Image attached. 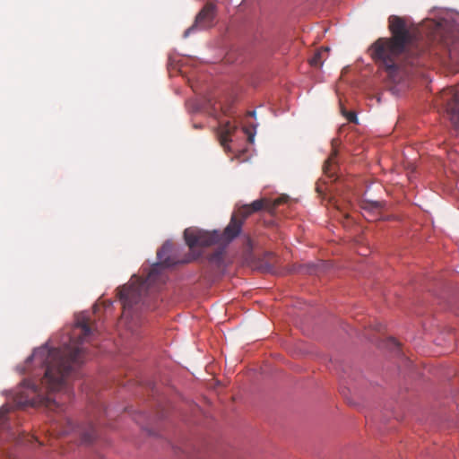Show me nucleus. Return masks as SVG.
<instances>
[{
  "label": "nucleus",
  "instance_id": "1",
  "mask_svg": "<svg viewBox=\"0 0 459 459\" xmlns=\"http://www.w3.org/2000/svg\"><path fill=\"white\" fill-rule=\"evenodd\" d=\"M75 326L81 329L78 340H71L62 349L41 346L35 349L22 368L30 377L24 379L16 402L20 406L43 404L49 409L60 406L61 396L70 399L69 377L85 359L83 343L95 333L91 320L84 316L76 319Z\"/></svg>",
  "mask_w": 459,
  "mask_h": 459
},
{
  "label": "nucleus",
  "instance_id": "2",
  "mask_svg": "<svg viewBox=\"0 0 459 459\" xmlns=\"http://www.w3.org/2000/svg\"><path fill=\"white\" fill-rule=\"evenodd\" d=\"M391 38H380L370 48L375 62L393 75L401 66V58L417 38V30L404 19L391 15L388 18Z\"/></svg>",
  "mask_w": 459,
  "mask_h": 459
},
{
  "label": "nucleus",
  "instance_id": "3",
  "mask_svg": "<svg viewBox=\"0 0 459 459\" xmlns=\"http://www.w3.org/2000/svg\"><path fill=\"white\" fill-rule=\"evenodd\" d=\"M158 262L154 264L147 277L145 279L132 277L129 284L123 286L119 291V299L122 302L124 314L133 308L143 300L147 288L156 283L157 281H163L161 275V269L164 267H170L178 264H187L196 258L188 255L186 258L180 260L178 257V250L170 241L165 242L160 249L157 252Z\"/></svg>",
  "mask_w": 459,
  "mask_h": 459
},
{
  "label": "nucleus",
  "instance_id": "4",
  "mask_svg": "<svg viewBox=\"0 0 459 459\" xmlns=\"http://www.w3.org/2000/svg\"><path fill=\"white\" fill-rule=\"evenodd\" d=\"M286 200L287 195H282L273 202L267 198H261L254 201L250 204L242 205L237 212L232 213L230 223L223 230V237L227 240L232 241L240 234L243 223L248 216L264 209L273 212L278 205L284 203Z\"/></svg>",
  "mask_w": 459,
  "mask_h": 459
},
{
  "label": "nucleus",
  "instance_id": "5",
  "mask_svg": "<svg viewBox=\"0 0 459 459\" xmlns=\"http://www.w3.org/2000/svg\"><path fill=\"white\" fill-rule=\"evenodd\" d=\"M52 430L56 436L74 435L82 444H91L96 437L95 428L91 424L75 425L69 418H62L53 423Z\"/></svg>",
  "mask_w": 459,
  "mask_h": 459
},
{
  "label": "nucleus",
  "instance_id": "6",
  "mask_svg": "<svg viewBox=\"0 0 459 459\" xmlns=\"http://www.w3.org/2000/svg\"><path fill=\"white\" fill-rule=\"evenodd\" d=\"M184 238L190 249L197 247H210L216 243L229 244L230 241L223 237V231H206L197 228H187L184 231Z\"/></svg>",
  "mask_w": 459,
  "mask_h": 459
},
{
  "label": "nucleus",
  "instance_id": "7",
  "mask_svg": "<svg viewBox=\"0 0 459 459\" xmlns=\"http://www.w3.org/2000/svg\"><path fill=\"white\" fill-rule=\"evenodd\" d=\"M215 16V5L212 3L206 4L196 15L195 24L185 31V37L195 27L200 29L209 28Z\"/></svg>",
  "mask_w": 459,
  "mask_h": 459
},
{
  "label": "nucleus",
  "instance_id": "8",
  "mask_svg": "<svg viewBox=\"0 0 459 459\" xmlns=\"http://www.w3.org/2000/svg\"><path fill=\"white\" fill-rule=\"evenodd\" d=\"M237 130V126L233 125L230 121H221L217 136L221 145L225 151H230V143L231 142V135Z\"/></svg>",
  "mask_w": 459,
  "mask_h": 459
},
{
  "label": "nucleus",
  "instance_id": "9",
  "mask_svg": "<svg viewBox=\"0 0 459 459\" xmlns=\"http://www.w3.org/2000/svg\"><path fill=\"white\" fill-rule=\"evenodd\" d=\"M337 140L333 139L332 141V152L325 161L323 165L324 174L331 180L334 181L336 179V170H337Z\"/></svg>",
  "mask_w": 459,
  "mask_h": 459
},
{
  "label": "nucleus",
  "instance_id": "10",
  "mask_svg": "<svg viewBox=\"0 0 459 459\" xmlns=\"http://www.w3.org/2000/svg\"><path fill=\"white\" fill-rule=\"evenodd\" d=\"M385 204L380 201L363 200L361 202V209L364 211L363 215L368 221H377L381 218L380 212Z\"/></svg>",
  "mask_w": 459,
  "mask_h": 459
},
{
  "label": "nucleus",
  "instance_id": "11",
  "mask_svg": "<svg viewBox=\"0 0 459 459\" xmlns=\"http://www.w3.org/2000/svg\"><path fill=\"white\" fill-rule=\"evenodd\" d=\"M447 95V111L455 117L459 118V93L455 89H450Z\"/></svg>",
  "mask_w": 459,
  "mask_h": 459
},
{
  "label": "nucleus",
  "instance_id": "12",
  "mask_svg": "<svg viewBox=\"0 0 459 459\" xmlns=\"http://www.w3.org/2000/svg\"><path fill=\"white\" fill-rule=\"evenodd\" d=\"M329 48H323L315 52L313 56L309 59V64L311 66L314 67H320L322 66L327 54H328Z\"/></svg>",
  "mask_w": 459,
  "mask_h": 459
},
{
  "label": "nucleus",
  "instance_id": "13",
  "mask_svg": "<svg viewBox=\"0 0 459 459\" xmlns=\"http://www.w3.org/2000/svg\"><path fill=\"white\" fill-rule=\"evenodd\" d=\"M9 412L8 407H3L0 411V428L4 427L7 420V414Z\"/></svg>",
  "mask_w": 459,
  "mask_h": 459
},
{
  "label": "nucleus",
  "instance_id": "14",
  "mask_svg": "<svg viewBox=\"0 0 459 459\" xmlns=\"http://www.w3.org/2000/svg\"><path fill=\"white\" fill-rule=\"evenodd\" d=\"M342 115L346 117V119L351 123H357V115L353 111H346L345 109H342Z\"/></svg>",
  "mask_w": 459,
  "mask_h": 459
},
{
  "label": "nucleus",
  "instance_id": "15",
  "mask_svg": "<svg viewBox=\"0 0 459 459\" xmlns=\"http://www.w3.org/2000/svg\"><path fill=\"white\" fill-rule=\"evenodd\" d=\"M244 131H245V133H246V134H247V136H248V141H249L250 143H252V142H253V140H254V134H251V132H250L247 128H246V127L244 128Z\"/></svg>",
  "mask_w": 459,
  "mask_h": 459
},
{
  "label": "nucleus",
  "instance_id": "16",
  "mask_svg": "<svg viewBox=\"0 0 459 459\" xmlns=\"http://www.w3.org/2000/svg\"><path fill=\"white\" fill-rule=\"evenodd\" d=\"M221 110L226 116L230 115V108L228 106H221Z\"/></svg>",
  "mask_w": 459,
  "mask_h": 459
},
{
  "label": "nucleus",
  "instance_id": "17",
  "mask_svg": "<svg viewBox=\"0 0 459 459\" xmlns=\"http://www.w3.org/2000/svg\"><path fill=\"white\" fill-rule=\"evenodd\" d=\"M248 116L255 117V111H249L248 112Z\"/></svg>",
  "mask_w": 459,
  "mask_h": 459
},
{
  "label": "nucleus",
  "instance_id": "18",
  "mask_svg": "<svg viewBox=\"0 0 459 459\" xmlns=\"http://www.w3.org/2000/svg\"><path fill=\"white\" fill-rule=\"evenodd\" d=\"M359 254H360V255H368V254H367V253H365V252H359Z\"/></svg>",
  "mask_w": 459,
  "mask_h": 459
}]
</instances>
